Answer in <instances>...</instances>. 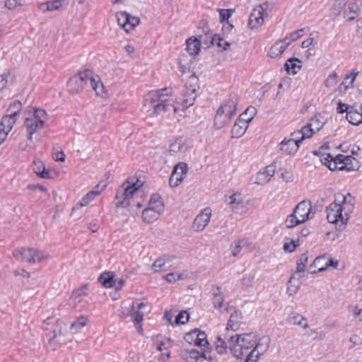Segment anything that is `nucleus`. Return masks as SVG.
Segmentation results:
<instances>
[{"label":"nucleus","mask_w":362,"mask_h":362,"mask_svg":"<svg viewBox=\"0 0 362 362\" xmlns=\"http://www.w3.org/2000/svg\"><path fill=\"white\" fill-rule=\"evenodd\" d=\"M269 344L267 339H258L252 333L233 335L228 339V347L233 356L242 358L246 355L245 362H257L260 356L267 351Z\"/></svg>","instance_id":"obj_1"},{"label":"nucleus","mask_w":362,"mask_h":362,"mask_svg":"<svg viewBox=\"0 0 362 362\" xmlns=\"http://www.w3.org/2000/svg\"><path fill=\"white\" fill-rule=\"evenodd\" d=\"M346 117L354 125L362 123V111H361L360 107L358 109L355 106H351L347 112Z\"/></svg>","instance_id":"obj_29"},{"label":"nucleus","mask_w":362,"mask_h":362,"mask_svg":"<svg viewBox=\"0 0 362 362\" xmlns=\"http://www.w3.org/2000/svg\"><path fill=\"white\" fill-rule=\"evenodd\" d=\"M354 209V198L349 193L346 195L339 194L327 207V218L329 223L344 225L346 223Z\"/></svg>","instance_id":"obj_3"},{"label":"nucleus","mask_w":362,"mask_h":362,"mask_svg":"<svg viewBox=\"0 0 362 362\" xmlns=\"http://www.w3.org/2000/svg\"><path fill=\"white\" fill-rule=\"evenodd\" d=\"M97 197V192H88L81 200L73 208V210L78 209L80 207L87 206L91 201Z\"/></svg>","instance_id":"obj_42"},{"label":"nucleus","mask_w":362,"mask_h":362,"mask_svg":"<svg viewBox=\"0 0 362 362\" xmlns=\"http://www.w3.org/2000/svg\"><path fill=\"white\" fill-rule=\"evenodd\" d=\"M185 340L189 344H194L195 346L201 347H205L209 345L206 333L198 329L187 333L185 336Z\"/></svg>","instance_id":"obj_18"},{"label":"nucleus","mask_w":362,"mask_h":362,"mask_svg":"<svg viewBox=\"0 0 362 362\" xmlns=\"http://www.w3.org/2000/svg\"><path fill=\"white\" fill-rule=\"evenodd\" d=\"M47 113L44 110L31 108L24 113V125L26 128L28 139L32 141L33 135L43 128Z\"/></svg>","instance_id":"obj_6"},{"label":"nucleus","mask_w":362,"mask_h":362,"mask_svg":"<svg viewBox=\"0 0 362 362\" xmlns=\"http://www.w3.org/2000/svg\"><path fill=\"white\" fill-rule=\"evenodd\" d=\"M211 214L212 211L209 207L202 210L193 221L192 228L194 230L197 232L202 231L209 224Z\"/></svg>","instance_id":"obj_17"},{"label":"nucleus","mask_w":362,"mask_h":362,"mask_svg":"<svg viewBox=\"0 0 362 362\" xmlns=\"http://www.w3.org/2000/svg\"><path fill=\"white\" fill-rule=\"evenodd\" d=\"M243 245H244L243 240H238L235 241L231 246L232 255L234 257L238 256V254L240 252Z\"/></svg>","instance_id":"obj_54"},{"label":"nucleus","mask_w":362,"mask_h":362,"mask_svg":"<svg viewBox=\"0 0 362 362\" xmlns=\"http://www.w3.org/2000/svg\"><path fill=\"white\" fill-rule=\"evenodd\" d=\"M228 346V342L226 344V341L221 338V337H217V341L216 342V350L218 354H223L226 353Z\"/></svg>","instance_id":"obj_51"},{"label":"nucleus","mask_w":362,"mask_h":362,"mask_svg":"<svg viewBox=\"0 0 362 362\" xmlns=\"http://www.w3.org/2000/svg\"><path fill=\"white\" fill-rule=\"evenodd\" d=\"M202 43H205L202 35L199 38L192 36L186 41V51L190 56L194 57L199 53Z\"/></svg>","instance_id":"obj_24"},{"label":"nucleus","mask_w":362,"mask_h":362,"mask_svg":"<svg viewBox=\"0 0 362 362\" xmlns=\"http://www.w3.org/2000/svg\"><path fill=\"white\" fill-rule=\"evenodd\" d=\"M274 173L275 167L274 165H267L257 173L254 182L257 185H265L274 175Z\"/></svg>","instance_id":"obj_23"},{"label":"nucleus","mask_w":362,"mask_h":362,"mask_svg":"<svg viewBox=\"0 0 362 362\" xmlns=\"http://www.w3.org/2000/svg\"><path fill=\"white\" fill-rule=\"evenodd\" d=\"M250 121L251 117H238L231 129L232 138H240L246 132Z\"/></svg>","instance_id":"obj_22"},{"label":"nucleus","mask_w":362,"mask_h":362,"mask_svg":"<svg viewBox=\"0 0 362 362\" xmlns=\"http://www.w3.org/2000/svg\"><path fill=\"white\" fill-rule=\"evenodd\" d=\"M296 62H300L297 59H289L285 64V69L288 73L295 74L300 69V65L296 64Z\"/></svg>","instance_id":"obj_46"},{"label":"nucleus","mask_w":362,"mask_h":362,"mask_svg":"<svg viewBox=\"0 0 362 362\" xmlns=\"http://www.w3.org/2000/svg\"><path fill=\"white\" fill-rule=\"evenodd\" d=\"M231 119L230 115H227L223 110L218 108L214 117V126L218 129H222L230 122Z\"/></svg>","instance_id":"obj_30"},{"label":"nucleus","mask_w":362,"mask_h":362,"mask_svg":"<svg viewBox=\"0 0 362 362\" xmlns=\"http://www.w3.org/2000/svg\"><path fill=\"white\" fill-rule=\"evenodd\" d=\"M146 307L144 303H140L136 305H132V312L131 316L134 322H141L144 319V313L141 310Z\"/></svg>","instance_id":"obj_34"},{"label":"nucleus","mask_w":362,"mask_h":362,"mask_svg":"<svg viewBox=\"0 0 362 362\" xmlns=\"http://www.w3.org/2000/svg\"><path fill=\"white\" fill-rule=\"evenodd\" d=\"M88 71L72 76L67 83V88L71 94L81 92L87 85Z\"/></svg>","instance_id":"obj_12"},{"label":"nucleus","mask_w":362,"mask_h":362,"mask_svg":"<svg viewBox=\"0 0 362 362\" xmlns=\"http://www.w3.org/2000/svg\"><path fill=\"white\" fill-rule=\"evenodd\" d=\"M289 46V42L284 41V40H279L273 45L268 52V55L271 58H277L286 51Z\"/></svg>","instance_id":"obj_27"},{"label":"nucleus","mask_w":362,"mask_h":362,"mask_svg":"<svg viewBox=\"0 0 362 362\" xmlns=\"http://www.w3.org/2000/svg\"><path fill=\"white\" fill-rule=\"evenodd\" d=\"M255 277L252 274L245 276L242 279V284L247 287H250L255 283Z\"/></svg>","instance_id":"obj_59"},{"label":"nucleus","mask_w":362,"mask_h":362,"mask_svg":"<svg viewBox=\"0 0 362 362\" xmlns=\"http://www.w3.org/2000/svg\"><path fill=\"white\" fill-rule=\"evenodd\" d=\"M240 320V313L235 310L230 317L228 322L226 329L227 330H237L239 327Z\"/></svg>","instance_id":"obj_36"},{"label":"nucleus","mask_w":362,"mask_h":362,"mask_svg":"<svg viewBox=\"0 0 362 362\" xmlns=\"http://www.w3.org/2000/svg\"><path fill=\"white\" fill-rule=\"evenodd\" d=\"M170 259L168 256L163 255L156 259L151 265V269L154 272H160L165 271L166 264L170 262Z\"/></svg>","instance_id":"obj_33"},{"label":"nucleus","mask_w":362,"mask_h":362,"mask_svg":"<svg viewBox=\"0 0 362 362\" xmlns=\"http://www.w3.org/2000/svg\"><path fill=\"white\" fill-rule=\"evenodd\" d=\"M188 167L185 163H179L173 169L169 180V185L172 187H177L186 177Z\"/></svg>","instance_id":"obj_15"},{"label":"nucleus","mask_w":362,"mask_h":362,"mask_svg":"<svg viewBox=\"0 0 362 362\" xmlns=\"http://www.w3.org/2000/svg\"><path fill=\"white\" fill-rule=\"evenodd\" d=\"M308 335L312 337L315 341H322L326 337V333L319 329H312L309 331Z\"/></svg>","instance_id":"obj_50"},{"label":"nucleus","mask_w":362,"mask_h":362,"mask_svg":"<svg viewBox=\"0 0 362 362\" xmlns=\"http://www.w3.org/2000/svg\"><path fill=\"white\" fill-rule=\"evenodd\" d=\"M256 113V109L254 107H248L244 113L240 115L239 117L248 118L251 117V120L253 119Z\"/></svg>","instance_id":"obj_61"},{"label":"nucleus","mask_w":362,"mask_h":362,"mask_svg":"<svg viewBox=\"0 0 362 362\" xmlns=\"http://www.w3.org/2000/svg\"><path fill=\"white\" fill-rule=\"evenodd\" d=\"M294 279V275L291 276L288 281V286H287V292L289 296H292L293 294H296L300 288V284L294 285L292 284V280Z\"/></svg>","instance_id":"obj_57"},{"label":"nucleus","mask_w":362,"mask_h":362,"mask_svg":"<svg viewBox=\"0 0 362 362\" xmlns=\"http://www.w3.org/2000/svg\"><path fill=\"white\" fill-rule=\"evenodd\" d=\"M322 163L325 165L330 170H342V167L337 164V161L334 160V157L330 154H327L321 158Z\"/></svg>","instance_id":"obj_40"},{"label":"nucleus","mask_w":362,"mask_h":362,"mask_svg":"<svg viewBox=\"0 0 362 362\" xmlns=\"http://www.w3.org/2000/svg\"><path fill=\"white\" fill-rule=\"evenodd\" d=\"M189 318V314L186 311H181L177 315L175 319V323L177 325L182 324L184 325L188 322Z\"/></svg>","instance_id":"obj_58"},{"label":"nucleus","mask_w":362,"mask_h":362,"mask_svg":"<svg viewBox=\"0 0 362 362\" xmlns=\"http://www.w3.org/2000/svg\"><path fill=\"white\" fill-rule=\"evenodd\" d=\"M210 44L211 45H216L218 47H223V50H226L228 47L230 46V43L224 41L219 36L216 35H210Z\"/></svg>","instance_id":"obj_44"},{"label":"nucleus","mask_w":362,"mask_h":362,"mask_svg":"<svg viewBox=\"0 0 362 362\" xmlns=\"http://www.w3.org/2000/svg\"><path fill=\"white\" fill-rule=\"evenodd\" d=\"M63 322L54 317H47L43 322L47 346L54 351L59 347L62 336Z\"/></svg>","instance_id":"obj_5"},{"label":"nucleus","mask_w":362,"mask_h":362,"mask_svg":"<svg viewBox=\"0 0 362 362\" xmlns=\"http://www.w3.org/2000/svg\"><path fill=\"white\" fill-rule=\"evenodd\" d=\"M349 1L350 0H334L332 6L334 13L338 16L341 11L344 12Z\"/></svg>","instance_id":"obj_45"},{"label":"nucleus","mask_w":362,"mask_h":362,"mask_svg":"<svg viewBox=\"0 0 362 362\" xmlns=\"http://www.w3.org/2000/svg\"><path fill=\"white\" fill-rule=\"evenodd\" d=\"M25 4V0H6L4 6L9 10H13Z\"/></svg>","instance_id":"obj_52"},{"label":"nucleus","mask_w":362,"mask_h":362,"mask_svg":"<svg viewBox=\"0 0 362 362\" xmlns=\"http://www.w3.org/2000/svg\"><path fill=\"white\" fill-rule=\"evenodd\" d=\"M308 256L307 253H303L300 255V258L297 262V267L294 275H298V278L300 279L303 277V273L305 272L306 264L308 263Z\"/></svg>","instance_id":"obj_38"},{"label":"nucleus","mask_w":362,"mask_h":362,"mask_svg":"<svg viewBox=\"0 0 362 362\" xmlns=\"http://www.w3.org/2000/svg\"><path fill=\"white\" fill-rule=\"evenodd\" d=\"M316 44L315 38L313 37H309L303 41L301 47L302 48H310L311 47H314Z\"/></svg>","instance_id":"obj_62"},{"label":"nucleus","mask_w":362,"mask_h":362,"mask_svg":"<svg viewBox=\"0 0 362 362\" xmlns=\"http://www.w3.org/2000/svg\"><path fill=\"white\" fill-rule=\"evenodd\" d=\"M351 107V106H349L347 104L343 103L341 101H339L338 103V106H337V112L340 113V114L344 113V112L347 113V112L349 110V108Z\"/></svg>","instance_id":"obj_64"},{"label":"nucleus","mask_w":362,"mask_h":362,"mask_svg":"<svg viewBox=\"0 0 362 362\" xmlns=\"http://www.w3.org/2000/svg\"><path fill=\"white\" fill-rule=\"evenodd\" d=\"M325 260H326V255L317 257L315 259L313 263L311 264V267H317V271L312 270L310 271V274H315L317 272H322L326 270L325 266Z\"/></svg>","instance_id":"obj_41"},{"label":"nucleus","mask_w":362,"mask_h":362,"mask_svg":"<svg viewBox=\"0 0 362 362\" xmlns=\"http://www.w3.org/2000/svg\"><path fill=\"white\" fill-rule=\"evenodd\" d=\"M238 97L236 95H231L220 106V109L227 115L233 117L236 114Z\"/></svg>","instance_id":"obj_25"},{"label":"nucleus","mask_w":362,"mask_h":362,"mask_svg":"<svg viewBox=\"0 0 362 362\" xmlns=\"http://www.w3.org/2000/svg\"><path fill=\"white\" fill-rule=\"evenodd\" d=\"M13 257L21 262L34 264L49 257L46 252L33 247H18L13 252Z\"/></svg>","instance_id":"obj_9"},{"label":"nucleus","mask_w":362,"mask_h":362,"mask_svg":"<svg viewBox=\"0 0 362 362\" xmlns=\"http://www.w3.org/2000/svg\"><path fill=\"white\" fill-rule=\"evenodd\" d=\"M189 148L187 140L183 137L175 139L169 146L170 153L172 154L185 152Z\"/></svg>","instance_id":"obj_28"},{"label":"nucleus","mask_w":362,"mask_h":362,"mask_svg":"<svg viewBox=\"0 0 362 362\" xmlns=\"http://www.w3.org/2000/svg\"><path fill=\"white\" fill-rule=\"evenodd\" d=\"M165 206L161 197L158 194H153L141 214L142 221L147 224L152 223L158 219L164 212Z\"/></svg>","instance_id":"obj_7"},{"label":"nucleus","mask_w":362,"mask_h":362,"mask_svg":"<svg viewBox=\"0 0 362 362\" xmlns=\"http://www.w3.org/2000/svg\"><path fill=\"white\" fill-rule=\"evenodd\" d=\"M288 321L289 323L293 325L300 326L303 329H307L309 327L308 320L299 313H291L288 317Z\"/></svg>","instance_id":"obj_32"},{"label":"nucleus","mask_w":362,"mask_h":362,"mask_svg":"<svg viewBox=\"0 0 362 362\" xmlns=\"http://www.w3.org/2000/svg\"><path fill=\"white\" fill-rule=\"evenodd\" d=\"M90 83L92 88L95 91L98 95L105 97L106 90L100 78L88 71L87 84Z\"/></svg>","instance_id":"obj_21"},{"label":"nucleus","mask_w":362,"mask_h":362,"mask_svg":"<svg viewBox=\"0 0 362 362\" xmlns=\"http://www.w3.org/2000/svg\"><path fill=\"white\" fill-rule=\"evenodd\" d=\"M301 140H299V136H292L291 139H284L280 143L279 151L282 154L294 155L300 146Z\"/></svg>","instance_id":"obj_19"},{"label":"nucleus","mask_w":362,"mask_h":362,"mask_svg":"<svg viewBox=\"0 0 362 362\" xmlns=\"http://www.w3.org/2000/svg\"><path fill=\"white\" fill-rule=\"evenodd\" d=\"M196 90V83H189V86H185V88L182 93L183 98L181 102L182 105L184 108H187L194 104V102L197 97Z\"/></svg>","instance_id":"obj_20"},{"label":"nucleus","mask_w":362,"mask_h":362,"mask_svg":"<svg viewBox=\"0 0 362 362\" xmlns=\"http://www.w3.org/2000/svg\"><path fill=\"white\" fill-rule=\"evenodd\" d=\"M88 294L87 286H83L73 291L71 300L74 305L81 303Z\"/></svg>","instance_id":"obj_31"},{"label":"nucleus","mask_w":362,"mask_h":362,"mask_svg":"<svg viewBox=\"0 0 362 362\" xmlns=\"http://www.w3.org/2000/svg\"><path fill=\"white\" fill-rule=\"evenodd\" d=\"M308 124L311 126L313 129L317 132L323 127L325 124V121L322 117L315 116L310 119Z\"/></svg>","instance_id":"obj_43"},{"label":"nucleus","mask_w":362,"mask_h":362,"mask_svg":"<svg viewBox=\"0 0 362 362\" xmlns=\"http://www.w3.org/2000/svg\"><path fill=\"white\" fill-rule=\"evenodd\" d=\"M273 4L268 2L255 8L248 20V25L252 29L259 28L264 23V19L268 16L267 11H272Z\"/></svg>","instance_id":"obj_10"},{"label":"nucleus","mask_w":362,"mask_h":362,"mask_svg":"<svg viewBox=\"0 0 362 362\" xmlns=\"http://www.w3.org/2000/svg\"><path fill=\"white\" fill-rule=\"evenodd\" d=\"M185 278L184 274L178 272H171L163 276L170 284H173Z\"/></svg>","instance_id":"obj_48"},{"label":"nucleus","mask_w":362,"mask_h":362,"mask_svg":"<svg viewBox=\"0 0 362 362\" xmlns=\"http://www.w3.org/2000/svg\"><path fill=\"white\" fill-rule=\"evenodd\" d=\"M117 21L118 25L123 28L127 33L133 30L140 22V19L138 17L131 16L124 11L117 13Z\"/></svg>","instance_id":"obj_13"},{"label":"nucleus","mask_w":362,"mask_h":362,"mask_svg":"<svg viewBox=\"0 0 362 362\" xmlns=\"http://www.w3.org/2000/svg\"><path fill=\"white\" fill-rule=\"evenodd\" d=\"M304 29H300L298 30L293 33H291L288 35L286 36L284 40V41H287V42H289V45L291 44V42L297 40L300 37H302Z\"/></svg>","instance_id":"obj_53"},{"label":"nucleus","mask_w":362,"mask_h":362,"mask_svg":"<svg viewBox=\"0 0 362 362\" xmlns=\"http://www.w3.org/2000/svg\"><path fill=\"white\" fill-rule=\"evenodd\" d=\"M21 109V103L20 101H14L11 105L8 111L9 115H4L1 120L0 127L10 132L16 122V117L19 114Z\"/></svg>","instance_id":"obj_11"},{"label":"nucleus","mask_w":362,"mask_h":362,"mask_svg":"<svg viewBox=\"0 0 362 362\" xmlns=\"http://www.w3.org/2000/svg\"><path fill=\"white\" fill-rule=\"evenodd\" d=\"M220 13V21L221 22H223L226 20H228L230 16L232 15L231 10L229 9H221L219 10Z\"/></svg>","instance_id":"obj_63"},{"label":"nucleus","mask_w":362,"mask_h":362,"mask_svg":"<svg viewBox=\"0 0 362 362\" xmlns=\"http://www.w3.org/2000/svg\"><path fill=\"white\" fill-rule=\"evenodd\" d=\"M180 356L185 362H204L208 358H210L207 350L200 353L195 349H185L181 350Z\"/></svg>","instance_id":"obj_14"},{"label":"nucleus","mask_w":362,"mask_h":362,"mask_svg":"<svg viewBox=\"0 0 362 362\" xmlns=\"http://www.w3.org/2000/svg\"><path fill=\"white\" fill-rule=\"evenodd\" d=\"M338 261L334 260L329 255H326V260H325V267L326 269L329 267H333L336 269L338 266Z\"/></svg>","instance_id":"obj_60"},{"label":"nucleus","mask_w":362,"mask_h":362,"mask_svg":"<svg viewBox=\"0 0 362 362\" xmlns=\"http://www.w3.org/2000/svg\"><path fill=\"white\" fill-rule=\"evenodd\" d=\"M361 4L362 2L361 0H350L344 12V18L348 21L355 19L358 13Z\"/></svg>","instance_id":"obj_26"},{"label":"nucleus","mask_w":362,"mask_h":362,"mask_svg":"<svg viewBox=\"0 0 362 362\" xmlns=\"http://www.w3.org/2000/svg\"><path fill=\"white\" fill-rule=\"evenodd\" d=\"M349 342L351 343L349 349H353L362 344V337L359 334H353L349 337Z\"/></svg>","instance_id":"obj_56"},{"label":"nucleus","mask_w":362,"mask_h":362,"mask_svg":"<svg viewBox=\"0 0 362 362\" xmlns=\"http://www.w3.org/2000/svg\"><path fill=\"white\" fill-rule=\"evenodd\" d=\"M141 185L137 182L127 180L117 189L116 199L117 207L141 208L144 202V193L141 189Z\"/></svg>","instance_id":"obj_4"},{"label":"nucleus","mask_w":362,"mask_h":362,"mask_svg":"<svg viewBox=\"0 0 362 362\" xmlns=\"http://www.w3.org/2000/svg\"><path fill=\"white\" fill-rule=\"evenodd\" d=\"M214 308H221L223 305V297L221 293L220 288L216 287V290L214 291Z\"/></svg>","instance_id":"obj_47"},{"label":"nucleus","mask_w":362,"mask_h":362,"mask_svg":"<svg viewBox=\"0 0 362 362\" xmlns=\"http://www.w3.org/2000/svg\"><path fill=\"white\" fill-rule=\"evenodd\" d=\"M170 107H173L175 113L178 111V107L174 106L171 91L167 88L151 91L145 96L143 110L151 117L168 111Z\"/></svg>","instance_id":"obj_2"},{"label":"nucleus","mask_w":362,"mask_h":362,"mask_svg":"<svg viewBox=\"0 0 362 362\" xmlns=\"http://www.w3.org/2000/svg\"><path fill=\"white\" fill-rule=\"evenodd\" d=\"M344 160V163L341 165L342 170H346L348 171H354L358 169V162L352 156H345Z\"/></svg>","instance_id":"obj_37"},{"label":"nucleus","mask_w":362,"mask_h":362,"mask_svg":"<svg viewBox=\"0 0 362 362\" xmlns=\"http://www.w3.org/2000/svg\"><path fill=\"white\" fill-rule=\"evenodd\" d=\"M227 203L232 211L242 214L246 212V204L240 193L235 192L228 197Z\"/></svg>","instance_id":"obj_16"},{"label":"nucleus","mask_w":362,"mask_h":362,"mask_svg":"<svg viewBox=\"0 0 362 362\" xmlns=\"http://www.w3.org/2000/svg\"><path fill=\"white\" fill-rule=\"evenodd\" d=\"M315 132L311 126L308 123L306 125L303 127L300 131L294 132L291 134V136H298L300 134H301L300 139L299 140H301V141L305 139H309L312 137L313 134Z\"/></svg>","instance_id":"obj_39"},{"label":"nucleus","mask_w":362,"mask_h":362,"mask_svg":"<svg viewBox=\"0 0 362 362\" xmlns=\"http://www.w3.org/2000/svg\"><path fill=\"white\" fill-rule=\"evenodd\" d=\"M114 274L112 272H104L100 274L98 280L106 288H111L116 286L117 281H114Z\"/></svg>","instance_id":"obj_35"},{"label":"nucleus","mask_w":362,"mask_h":362,"mask_svg":"<svg viewBox=\"0 0 362 362\" xmlns=\"http://www.w3.org/2000/svg\"><path fill=\"white\" fill-rule=\"evenodd\" d=\"M338 82V76L335 71L330 74L325 82L326 87H332Z\"/></svg>","instance_id":"obj_55"},{"label":"nucleus","mask_w":362,"mask_h":362,"mask_svg":"<svg viewBox=\"0 0 362 362\" xmlns=\"http://www.w3.org/2000/svg\"><path fill=\"white\" fill-rule=\"evenodd\" d=\"M312 209L310 202L302 201L295 207L293 214L289 215L286 219V225L288 228H293L302 223L305 222L309 218V215Z\"/></svg>","instance_id":"obj_8"},{"label":"nucleus","mask_w":362,"mask_h":362,"mask_svg":"<svg viewBox=\"0 0 362 362\" xmlns=\"http://www.w3.org/2000/svg\"><path fill=\"white\" fill-rule=\"evenodd\" d=\"M88 321V320L86 317L81 316L71 323V328L72 329L78 330L85 327L87 325Z\"/></svg>","instance_id":"obj_49"}]
</instances>
